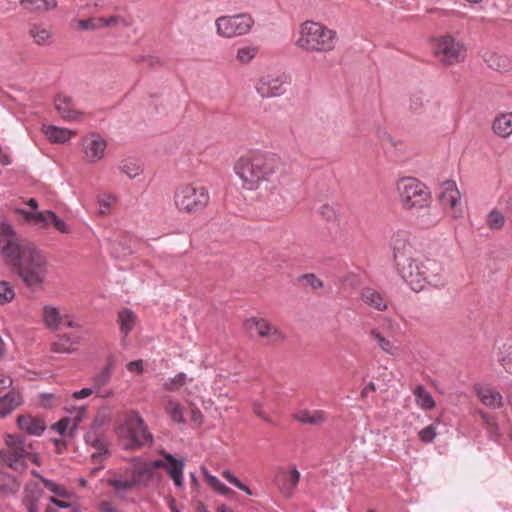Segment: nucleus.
<instances>
[{"label": "nucleus", "mask_w": 512, "mask_h": 512, "mask_svg": "<svg viewBox=\"0 0 512 512\" xmlns=\"http://www.w3.org/2000/svg\"><path fill=\"white\" fill-rule=\"evenodd\" d=\"M116 434L125 449L136 450L153 443V435L137 411H129L116 427Z\"/></svg>", "instance_id": "nucleus-5"}, {"label": "nucleus", "mask_w": 512, "mask_h": 512, "mask_svg": "<svg viewBox=\"0 0 512 512\" xmlns=\"http://www.w3.org/2000/svg\"><path fill=\"white\" fill-rule=\"evenodd\" d=\"M97 202L100 207V214L106 215L109 213L110 208L117 202V197L112 193H102L98 195Z\"/></svg>", "instance_id": "nucleus-49"}, {"label": "nucleus", "mask_w": 512, "mask_h": 512, "mask_svg": "<svg viewBox=\"0 0 512 512\" xmlns=\"http://www.w3.org/2000/svg\"><path fill=\"white\" fill-rule=\"evenodd\" d=\"M87 412L85 406H80L74 409L73 416L69 417L71 419V429H75L77 425L83 420Z\"/></svg>", "instance_id": "nucleus-56"}, {"label": "nucleus", "mask_w": 512, "mask_h": 512, "mask_svg": "<svg viewBox=\"0 0 512 512\" xmlns=\"http://www.w3.org/2000/svg\"><path fill=\"white\" fill-rule=\"evenodd\" d=\"M485 222L490 230L499 231L504 228L507 218L502 211L494 208L487 214Z\"/></svg>", "instance_id": "nucleus-42"}, {"label": "nucleus", "mask_w": 512, "mask_h": 512, "mask_svg": "<svg viewBox=\"0 0 512 512\" xmlns=\"http://www.w3.org/2000/svg\"><path fill=\"white\" fill-rule=\"evenodd\" d=\"M20 5L29 12L46 13L54 10L58 3L57 0H20Z\"/></svg>", "instance_id": "nucleus-33"}, {"label": "nucleus", "mask_w": 512, "mask_h": 512, "mask_svg": "<svg viewBox=\"0 0 512 512\" xmlns=\"http://www.w3.org/2000/svg\"><path fill=\"white\" fill-rule=\"evenodd\" d=\"M55 108L66 121H79L83 117V113L75 108L72 98L63 93L56 96Z\"/></svg>", "instance_id": "nucleus-19"}, {"label": "nucleus", "mask_w": 512, "mask_h": 512, "mask_svg": "<svg viewBox=\"0 0 512 512\" xmlns=\"http://www.w3.org/2000/svg\"><path fill=\"white\" fill-rule=\"evenodd\" d=\"M4 258L28 288H40L47 277L48 261L33 243L10 242L4 245Z\"/></svg>", "instance_id": "nucleus-2"}, {"label": "nucleus", "mask_w": 512, "mask_h": 512, "mask_svg": "<svg viewBox=\"0 0 512 512\" xmlns=\"http://www.w3.org/2000/svg\"><path fill=\"white\" fill-rule=\"evenodd\" d=\"M98 509L101 512H117V508L114 503L108 500H102L98 505Z\"/></svg>", "instance_id": "nucleus-62"}, {"label": "nucleus", "mask_w": 512, "mask_h": 512, "mask_svg": "<svg viewBox=\"0 0 512 512\" xmlns=\"http://www.w3.org/2000/svg\"><path fill=\"white\" fill-rule=\"evenodd\" d=\"M52 505L47 507V512H79L68 500L51 498Z\"/></svg>", "instance_id": "nucleus-51"}, {"label": "nucleus", "mask_w": 512, "mask_h": 512, "mask_svg": "<svg viewBox=\"0 0 512 512\" xmlns=\"http://www.w3.org/2000/svg\"><path fill=\"white\" fill-rule=\"evenodd\" d=\"M285 76L277 73H267L260 76L255 89L262 98L277 97L285 92Z\"/></svg>", "instance_id": "nucleus-15"}, {"label": "nucleus", "mask_w": 512, "mask_h": 512, "mask_svg": "<svg viewBox=\"0 0 512 512\" xmlns=\"http://www.w3.org/2000/svg\"><path fill=\"white\" fill-rule=\"evenodd\" d=\"M42 131L50 142L57 144L66 143L76 135L74 130L59 128L53 125H44Z\"/></svg>", "instance_id": "nucleus-28"}, {"label": "nucleus", "mask_w": 512, "mask_h": 512, "mask_svg": "<svg viewBox=\"0 0 512 512\" xmlns=\"http://www.w3.org/2000/svg\"><path fill=\"white\" fill-rule=\"evenodd\" d=\"M303 280H305L306 284L309 285L312 289H320L323 287V282L316 277L314 274H307L303 276Z\"/></svg>", "instance_id": "nucleus-59"}, {"label": "nucleus", "mask_w": 512, "mask_h": 512, "mask_svg": "<svg viewBox=\"0 0 512 512\" xmlns=\"http://www.w3.org/2000/svg\"><path fill=\"white\" fill-rule=\"evenodd\" d=\"M21 213L27 221L39 226L40 228H47L50 225V223H51L50 214H53L52 211L26 212L23 210L21 211Z\"/></svg>", "instance_id": "nucleus-43"}, {"label": "nucleus", "mask_w": 512, "mask_h": 512, "mask_svg": "<svg viewBox=\"0 0 512 512\" xmlns=\"http://www.w3.org/2000/svg\"><path fill=\"white\" fill-rule=\"evenodd\" d=\"M28 34L32 38L33 42L38 46H47L53 42V32L50 27L44 24H30L28 27Z\"/></svg>", "instance_id": "nucleus-25"}, {"label": "nucleus", "mask_w": 512, "mask_h": 512, "mask_svg": "<svg viewBox=\"0 0 512 512\" xmlns=\"http://www.w3.org/2000/svg\"><path fill=\"white\" fill-rule=\"evenodd\" d=\"M62 403V397L53 393H43L39 397V404L43 408H53Z\"/></svg>", "instance_id": "nucleus-53"}, {"label": "nucleus", "mask_w": 512, "mask_h": 512, "mask_svg": "<svg viewBox=\"0 0 512 512\" xmlns=\"http://www.w3.org/2000/svg\"><path fill=\"white\" fill-rule=\"evenodd\" d=\"M32 475L39 478L41 482L44 484V486L54 494L52 498L70 501L71 494L63 486L58 485L51 480L43 478L36 471H32Z\"/></svg>", "instance_id": "nucleus-39"}, {"label": "nucleus", "mask_w": 512, "mask_h": 512, "mask_svg": "<svg viewBox=\"0 0 512 512\" xmlns=\"http://www.w3.org/2000/svg\"><path fill=\"white\" fill-rule=\"evenodd\" d=\"M498 362L507 373L512 374V343H504L499 348Z\"/></svg>", "instance_id": "nucleus-45"}, {"label": "nucleus", "mask_w": 512, "mask_h": 512, "mask_svg": "<svg viewBox=\"0 0 512 512\" xmlns=\"http://www.w3.org/2000/svg\"><path fill=\"white\" fill-rule=\"evenodd\" d=\"M493 132L502 138L512 135V112L501 113L495 117L492 123Z\"/></svg>", "instance_id": "nucleus-29"}, {"label": "nucleus", "mask_w": 512, "mask_h": 512, "mask_svg": "<svg viewBox=\"0 0 512 512\" xmlns=\"http://www.w3.org/2000/svg\"><path fill=\"white\" fill-rule=\"evenodd\" d=\"M50 220V224H52L59 232L65 234L70 232L68 225L62 219H59L54 212L53 214H50Z\"/></svg>", "instance_id": "nucleus-57"}, {"label": "nucleus", "mask_w": 512, "mask_h": 512, "mask_svg": "<svg viewBox=\"0 0 512 512\" xmlns=\"http://www.w3.org/2000/svg\"><path fill=\"white\" fill-rule=\"evenodd\" d=\"M253 411L262 420L270 422V419L268 415L265 413L264 408L261 404H254Z\"/></svg>", "instance_id": "nucleus-63"}, {"label": "nucleus", "mask_w": 512, "mask_h": 512, "mask_svg": "<svg viewBox=\"0 0 512 512\" xmlns=\"http://www.w3.org/2000/svg\"><path fill=\"white\" fill-rule=\"evenodd\" d=\"M5 447L0 450V459L3 464L12 470L22 473L29 463L41 465L40 457L31 442L20 435L6 434Z\"/></svg>", "instance_id": "nucleus-4"}, {"label": "nucleus", "mask_w": 512, "mask_h": 512, "mask_svg": "<svg viewBox=\"0 0 512 512\" xmlns=\"http://www.w3.org/2000/svg\"><path fill=\"white\" fill-rule=\"evenodd\" d=\"M369 335L373 339L377 346L386 354L390 356H396L399 353V346L394 341L386 338L382 332L378 329L373 328L370 330Z\"/></svg>", "instance_id": "nucleus-32"}, {"label": "nucleus", "mask_w": 512, "mask_h": 512, "mask_svg": "<svg viewBox=\"0 0 512 512\" xmlns=\"http://www.w3.org/2000/svg\"><path fill=\"white\" fill-rule=\"evenodd\" d=\"M475 393L480 402L486 407L490 409H500L503 407V396L496 389L490 386L476 385Z\"/></svg>", "instance_id": "nucleus-20"}, {"label": "nucleus", "mask_w": 512, "mask_h": 512, "mask_svg": "<svg viewBox=\"0 0 512 512\" xmlns=\"http://www.w3.org/2000/svg\"><path fill=\"white\" fill-rule=\"evenodd\" d=\"M336 32L318 22L306 21L300 26L296 45L308 52H328L334 49Z\"/></svg>", "instance_id": "nucleus-7"}, {"label": "nucleus", "mask_w": 512, "mask_h": 512, "mask_svg": "<svg viewBox=\"0 0 512 512\" xmlns=\"http://www.w3.org/2000/svg\"><path fill=\"white\" fill-rule=\"evenodd\" d=\"M222 477L226 479L230 484L234 485L238 489L242 490L248 495H252V491L246 485H244L238 478H236L229 470H224L221 473Z\"/></svg>", "instance_id": "nucleus-54"}, {"label": "nucleus", "mask_w": 512, "mask_h": 512, "mask_svg": "<svg viewBox=\"0 0 512 512\" xmlns=\"http://www.w3.org/2000/svg\"><path fill=\"white\" fill-rule=\"evenodd\" d=\"M423 107V98L421 96H413L409 100V109L412 112H418Z\"/></svg>", "instance_id": "nucleus-60"}, {"label": "nucleus", "mask_w": 512, "mask_h": 512, "mask_svg": "<svg viewBox=\"0 0 512 512\" xmlns=\"http://www.w3.org/2000/svg\"><path fill=\"white\" fill-rule=\"evenodd\" d=\"M209 202V190L199 182L181 183L174 190L173 203L182 214L200 213L206 209Z\"/></svg>", "instance_id": "nucleus-6"}, {"label": "nucleus", "mask_w": 512, "mask_h": 512, "mask_svg": "<svg viewBox=\"0 0 512 512\" xmlns=\"http://www.w3.org/2000/svg\"><path fill=\"white\" fill-rule=\"evenodd\" d=\"M80 340L81 338L78 335H60L51 343V351L54 353H71L76 350Z\"/></svg>", "instance_id": "nucleus-26"}, {"label": "nucleus", "mask_w": 512, "mask_h": 512, "mask_svg": "<svg viewBox=\"0 0 512 512\" xmlns=\"http://www.w3.org/2000/svg\"><path fill=\"white\" fill-rule=\"evenodd\" d=\"M112 367H113V359L111 358L109 360V363H108L107 367L105 368V370L95 380L94 387L83 388V389H81L79 391H75L72 394V398L75 399V400H80V399L88 398L93 393H97L101 397H110V396H112L113 395L112 391H108L105 394H100L101 386L105 385L108 382V380H109V374H110V370L112 369Z\"/></svg>", "instance_id": "nucleus-18"}, {"label": "nucleus", "mask_w": 512, "mask_h": 512, "mask_svg": "<svg viewBox=\"0 0 512 512\" xmlns=\"http://www.w3.org/2000/svg\"><path fill=\"white\" fill-rule=\"evenodd\" d=\"M204 479L206 483L220 495L230 496L234 494L232 489L224 485L217 477L209 474L206 471L204 472Z\"/></svg>", "instance_id": "nucleus-47"}, {"label": "nucleus", "mask_w": 512, "mask_h": 512, "mask_svg": "<svg viewBox=\"0 0 512 512\" xmlns=\"http://www.w3.org/2000/svg\"><path fill=\"white\" fill-rule=\"evenodd\" d=\"M244 330L251 336L264 341L266 345L278 346L286 340L285 333L264 317H250L243 323Z\"/></svg>", "instance_id": "nucleus-10"}, {"label": "nucleus", "mask_w": 512, "mask_h": 512, "mask_svg": "<svg viewBox=\"0 0 512 512\" xmlns=\"http://www.w3.org/2000/svg\"><path fill=\"white\" fill-rule=\"evenodd\" d=\"M162 406L172 422L176 424L186 422L185 407L177 399L172 396H165L162 398Z\"/></svg>", "instance_id": "nucleus-24"}, {"label": "nucleus", "mask_w": 512, "mask_h": 512, "mask_svg": "<svg viewBox=\"0 0 512 512\" xmlns=\"http://www.w3.org/2000/svg\"><path fill=\"white\" fill-rule=\"evenodd\" d=\"M63 319V315L57 308L53 306L43 308V321L48 328L57 330Z\"/></svg>", "instance_id": "nucleus-40"}, {"label": "nucleus", "mask_w": 512, "mask_h": 512, "mask_svg": "<svg viewBox=\"0 0 512 512\" xmlns=\"http://www.w3.org/2000/svg\"><path fill=\"white\" fill-rule=\"evenodd\" d=\"M22 403V397L19 392L10 391L5 396L0 398V416L6 417L14 409L20 406Z\"/></svg>", "instance_id": "nucleus-35"}, {"label": "nucleus", "mask_w": 512, "mask_h": 512, "mask_svg": "<svg viewBox=\"0 0 512 512\" xmlns=\"http://www.w3.org/2000/svg\"><path fill=\"white\" fill-rule=\"evenodd\" d=\"M413 394L415 396L416 404L423 410H432L435 408L436 403L429 391H427L424 386L417 385Z\"/></svg>", "instance_id": "nucleus-37"}, {"label": "nucleus", "mask_w": 512, "mask_h": 512, "mask_svg": "<svg viewBox=\"0 0 512 512\" xmlns=\"http://www.w3.org/2000/svg\"><path fill=\"white\" fill-rule=\"evenodd\" d=\"M18 428L32 436H40L46 429L44 420L29 414L17 417Z\"/></svg>", "instance_id": "nucleus-23"}, {"label": "nucleus", "mask_w": 512, "mask_h": 512, "mask_svg": "<svg viewBox=\"0 0 512 512\" xmlns=\"http://www.w3.org/2000/svg\"><path fill=\"white\" fill-rule=\"evenodd\" d=\"M361 297L367 305L379 311H383L387 308V300L381 293L372 288L363 289Z\"/></svg>", "instance_id": "nucleus-36"}, {"label": "nucleus", "mask_w": 512, "mask_h": 512, "mask_svg": "<svg viewBox=\"0 0 512 512\" xmlns=\"http://www.w3.org/2000/svg\"><path fill=\"white\" fill-rule=\"evenodd\" d=\"M258 49L254 46L240 47L236 52V60L238 63L249 64L257 55Z\"/></svg>", "instance_id": "nucleus-48"}, {"label": "nucleus", "mask_w": 512, "mask_h": 512, "mask_svg": "<svg viewBox=\"0 0 512 512\" xmlns=\"http://www.w3.org/2000/svg\"><path fill=\"white\" fill-rule=\"evenodd\" d=\"M432 50L436 59L443 65H456L466 58V46L460 39L445 34L432 40Z\"/></svg>", "instance_id": "nucleus-9"}, {"label": "nucleus", "mask_w": 512, "mask_h": 512, "mask_svg": "<svg viewBox=\"0 0 512 512\" xmlns=\"http://www.w3.org/2000/svg\"><path fill=\"white\" fill-rule=\"evenodd\" d=\"M137 317L134 312L129 309H123L118 314V322L121 333L127 336L136 324Z\"/></svg>", "instance_id": "nucleus-41"}, {"label": "nucleus", "mask_w": 512, "mask_h": 512, "mask_svg": "<svg viewBox=\"0 0 512 512\" xmlns=\"http://www.w3.org/2000/svg\"><path fill=\"white\" fill-rule=\"evenodd\" d=\"M85 441L96 449L91 457L94 463L100 462L103 456L107 453V445L105 439L98 435L95 431H89L85 435Z\"/></svg>", "instance_id": "nucleus-30"}, {"label": "nucleus", "mask_w": 512, "mask_h": 512, "mask_svg": "<svg viewBox=\"0 0 512 512\" xmlns=\"http://www.w3.org/2000/svg\"><path fill=\"white\" fill-rule=\"evenodd\" d=\"M71 425H72L71 419L67 417V418H63L59 422L55 423L52 426V428L63 435L67 432V430H71V431L73 430V429H71Z\"/></svg>", "instance_id": "nucleus-58"}, {"label": "nucleus", "mask_w": 512, "mask_h": 512, "mask_svg": "<svg viewBox=\"0 0 512 512\" xmlns=\"http://www.w3.org/2000/svg\"><path fill=\"white\" fill-rule=\"evenodd\" d=\"M294 418L303 423V424H311V425H320L327 420L326 413L322 410H300L295 415Z\"/></svg>", "instance_id": "nucleus-34"}, {"label": "nucleus", "mask_w": 512, "mask_h": 512, "mask_svg": "<svg viewBox=\"0 0 512 512\" xmlns=\"http://www.w3.org/2000/svg\"><path fill=\"white\" fill-rule=\"evenodd\" d=\"M393 256L398 274L412 290L419 292L427 285L440 288L446 284L444 265L431 258L421 260L420 253L406 240L394 241Z\"/></svg>", "instance_id": "nucleus-1"}, {"label": "nucleus", "mask_w": 512, "mask_h": 512, "mask_svg": "<svg viewBox=\"0 0 512 512\" xmlns=\"http://www.w3.org/2000/svg\"><path fill=\"white\" fill-rule=\"evenodd\" d=\"M160 454L162 457L154 460V467L165 470L177 487H183V461L176 459L165 451H161Z\"/></svg>", "instance_id": "nucleus-16"}, {"label": "nucleus", "mask_w": 512, "mask_h": 512, "mask_svg": "<svg viewBox=\"0 0 512 512\" xmlns=\"http://www.w3.org/2000/svg\"><path fill=\"white\" fill-rule=\"evenodd\" d=\"M191 420L194 423H200L202 420L201 411L198 408H196L194 405H191Z\"/></svg>", "instance_id": "nucleus-64"}, {"label": "nucleus", "mask_w": 512, "mask_h": 512, "mask_svg": "<svg viewBox=\"0 0 512 512\" xmlns=\"http://www.w3.org/2000/svg\"><path fill=\"white\" fill-rule=\"evenodd\" d=\"M70 28L75 31H98L103 29H118L129 26L128 20L119 14L107 16H93L87 19L74 18L70 21Z\"/></svg>", "instance_id": "nucleus-13"}, {"label": "nucleus", "mask_w": 512, "mask_h": 512, "mask_svg": "<svg viewBox=\"0 0 512 512\" xmlns=\"http://www.w3.org/2000/svg\"><path fill=\"white\" fill-rule=\"evenodd\" d=\"M253 25L254 20L248 14L221 16L215 20L216 33L228 39L246 35Z\"/></svg>", "instance_id": "nucleus-12"}, {"label": "nucleus", "mask_w": 512, "mask_h": 512, "mask_svg": "<svg viewBox=\"0 0 512 512\" xmlns=\"http://www.w3.org/2000/svg\"><path fill=\"white\" fill-rule=\"evenodd\" d=\"M128 371L136 374H141L143 372V361L135 360L131 361L126 365Z\"/></svg>", "instance_id": "nucleus-61"}, {"label": "nucleus", "mask_w": 512, "mask_h": 512, "mask_svg": "<svg viewBox=\"0 0 512 512\" xmlns=\"http://www.w3.org/2000/svg\"><path fill=\"white\" fill-rule=\"evenodd\" d=\"M280 166L281 160L276 154L252 150L236 160L233 170L244 190L256 191L278 172Z\"/></svg>", "instance_id": "nucleus-3"}, {"label": "nucleus", "mask_w": 512, "mask_h": 512, "mask_svg": "<svg viewBox=\"0 0 512 512\" xmlns=\"http://www.w3.org/2000/svg\"><path fill=\"white\" fill-rule=\"evenodd\" d=\"M15 297L13 286L8 281H0V304L10 303Z\"/></svg>", "instance_id": "nucleus-52"}, {"label": "nucleus", "mask_w": 512, "mask_h": 512, "mask_svg": "<svg viewBox=\"0 0 512 512\" xmlns=\"http://www.w3.org/2000/svg\"><path fill=\"white\" fill-rule=\"evenodd\" d=\"M299 480L300 473L296 468H292L288 471L282 470L275 478L278 488L285 496H290L293 493L299 483Z\"/></svg>", "instance_id": "nucleus-21"}, {"label": "nucleus", "mask_w": 512, "mask_h": 512, "mask_svg": "<svg viewBox=\"0 0 512 512\" xmlns=\"http://www.w3.org/2000/svg\"><path fill=\"white\" fill-rule=\"evenodd\" d=\"M396 193L401 207L412 211L426 208L431 203V193L420 180L402 177L396 182Z\"/></svg>", "instance_id": "nucleus-8"}, {"label": "nucleus", "mask_w": 512, "mask_h": 512, "mask_svg": "<svg viewBox=\"0 0 512 512\" xmlns=\"http://www.w3.org/2000/svg\"><path fill=\"white\" fill-rule=\"evenodd\" d=\"M119 169L121 173L130 179H134L143 173L142 164L139 161L133 159H125L121 161Z\"/></svg>", "instance_id": "nucleus-44"}, {"label": "nucleus", "mask_w": 512, "mask_h": 512, "mask_svg": "<svg viewBox=\"0 0 512 512\" xmlns=\"http://www.w3.org/2000/svg\"><path fill=\"white\" fill-rule=\"evenodd\" d=\"M10 242L16 243H28L27 241L19 240L12 228V226L8 223H2L0 225V247L2 250V254L4 255V245Z\"/></svg>", "instance_id": "nucleus-46"}, {"label": "nucleus", "mask_w": 512, "mask_h": 512, "mask_svg": "<svg viewBox=\"0 0 512 512\" xmlns=\"http://www.w3.org/2000/svg\"><path fill=\"white\" fill-rule=\"evenodd\" d=\"M439 200L446 213L454 219L463 216L461 193L454 181H445L440 187Z\"/></svg>", "instance_id": "nucleus-14"}, {"label": "nucleus", "mask_w": 512, "mask_h": 512, "mask_svg": "<svg viewBox=\"0 0 512 512\" xmlns=\"http://www.w3.org/2000/svg\"><path fill=\"white\" fill-rule=\"evenodd\" d=\"M478 415L482 419L483 426L488 432L489 436L495 440L501 436L500 428L496 416L489 414L483 410H478Z\"/></svg>", "instance_id": "nucleus-38"}, {"label": "nucleus", "mask_w": 512, "mask_h": 512, "mask_svg": "<svg viewBox=\"0 0 512 512\" xmlns=\"http://www.w3.org/2000/svg\"><path fill=\"white\" fill-rule=\"evenodd\" d=\"M106 482L107 485L113 488L117 495L126 493L127 491H130L136 487V484L129 475L127 469L112 473Z\"/></svg>", "instance_id": "nucleus-22"}, {"label": "nucleus", "mask_w": 512, "mask_h": 512, "mask_svg": "<svg viewBox=\"0 0 512 512\" xmlns=\"http://www.w3.org/2000/svg\"><path fill=\"white\" fill-rule=\"evenodd\" d=\"M127 470L136 486H138L146 484L153 477L157 468L154 467V460L147 462L140 458H134Z\"/></svg>", "instance_id": "nucleus-17"}, {"label": "nucleus", "mask_w": 512, "mask_h": 512, "mask_svg": "<svg viewBox=\"0 0 512 512\" xmlns=\"http://www.w3.org/2000/svg\"><path fill=\"white\" fill-rule=\"evenodd\" d=\"M436 435H437V432H436V428L434 425H429V426L423 428L418 434L420 440L425 443L432 442L434 440V438L436 437Z\"/></svg>", "instance_id": "nucleus-55"}, {"label": "nucleus", "mask_w": 512, "mask_h": 512, "mask_svg": "<svg viewBox=\"0 0 512 512\" xmlns=\"http://www.w3.org/2000/svg\"><path fill=\"white\" fill-rule=\"evenodd\" d=\"M187 376L185 373L180 372L173 378H169L164 384L163 388L169 392H176L186 384Z\"/></svg>", "instance_id": "nucleus-50"}, {"label": "nucleus", "mask_w": 512, "mask_h": 512, "mask_svg": "<svg viewBox=\"0 0 512 512\" xmlns=\"http://www.w3.org/2000/svg\"><path fill=\"white\" fill-rule=\"evenodd\" d=\"M484 59L487 65L496 71L508 72L512 69V61L507 55L489 52Z\"/></svg>", "instance_id": "nucleus-31"}, {"label": "nucleus", "mask_w": 512, "mask_h": 512, "mask_svg": "<svg viewBox=\"0 0 512 512\" xmlns=\"http://www.w3.org/2000/svg\"><path fill=\"white\" fill-rule=\"evenodd\" d=\"M42 491L38 483L31 482L25 486L23 504L28 512H39L38 501Z\"/></svg>", "instance_id": "nucleus-27"}, {"label": "nucleus", "mask_w": 512, "mask_h": 512, "mask_svg": "<svg viewBox=\"0 0 512 512\" xmlns=\"http://www.w3.org/2000/svg\"><path fill=\"white\" fill-rule=\"evenodd\" d=\"M108 141L98 132H89L79 142L80 158L84 164L96 165L107 155Z\"/></svg>", "instance_id": "nucleus-11"}]
</instances>
